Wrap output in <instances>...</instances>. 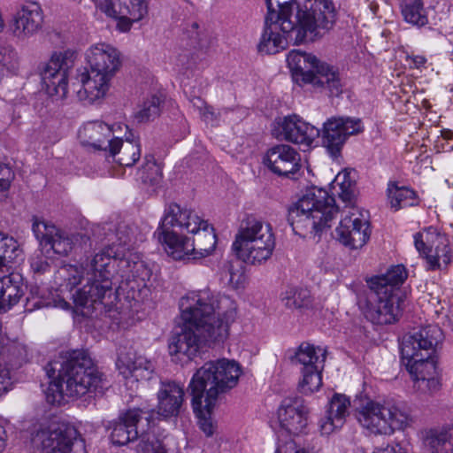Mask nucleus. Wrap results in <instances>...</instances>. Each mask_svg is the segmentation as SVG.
Listing matches in <instances>:
<instances>
[{
  "label": "nucleus",
  "mask_w": 453,
  "mask_h": 453,
  "mask_svg": "<svg viewBox=\"0 0 453 453\" xmlns=\"http://www.w3.org/2000/svg\"><path fill=\"white\" fill-rule=\"evenodd\" d=\"M14 178V173L10 166L0 163V191L7 190Z\"/></svg>",
  "instance_id": "53"
},
{
  "label": "nucleus",
  "mask_w": 453,
  "mask_h": 453,
  "mask_svg": "<svg viewBox=\"0 0 453 453\" xmlns=\"http://www.w3.org/2000/svg\"><path fill=\"white\" fill-rule=\"evenodd\" d=\"M180 309L183 325L168 343L170 356L179 361L192 360L205 344L224 342L237 314L232 299L209 289L188 294L180 299Z\"/></svg>",
  "instance_id": "1"
},
{
  "label": "nucleus",
  "mask_w": 453,
  "mask_h": 453,
  "mask_svg": "<svg viewBox=\"0 0 453 453\" xmlns=\"http://www.w3.org/2000/svg\"><path fill=\"white\" fill-rule=\"evenodd\" d=\"M326 352L320 348L316 349L309 343H302L296 352L294 359L303 365V369L323 367Z\"/></svg>",
  "instance_id": "39"
},
{
  "label": "nucleus",
  "mask_w": 453,
  "mask_h": 453,
  "mask_svg": "<svg viewBox=\"0 0 453 453\" xmlns=\"http://www.w3.org/2000/svg\"><path fill=\"white\" fill-rule=\"evenodd\" d=\"M203 221L194 211L172 203L165 210L160 225L169 228H178L188 233L196 232Z\"/></svg>",
  "instance_id": "27"
},
{
  "label": "nucleus",
  "mask_w": 453,
  "mask_h": 453,
  "mask_svg": "<svg viewBox=\"0 0 453 453\" xmlns=\"http://www.w3.org/2000/svg\"><path fill=\"white\" fill-rule=\"evenodd\" d=\"M405 62L410 68H420L426 63V58L420 55H409L405 57Z\"/></svg>",
  "instance_id": "57"
},
{
  "label": "nucleus",
  "mask_w": 453,
  "mask_h": 453,
  "mask_svg": "<svg viewBox=\"0 0 453 453\" xmlns=\"http://www.w3.org/2000/svg\"><path fill=\"white\" fill-rule=\"evenodd\" d=\"M342 217L335 229V238L349 249L362 248L370 237L369 221L366 215L358 208L346 206Z\"/></svg>",
  "instance_id": "14"
},
{
  "label": "nucleus",
  "mask_w": 453,
  "mask_h": 453,
  "mask_svg": "<svg viewBox=\"0 0 453 453\" xmlns=\"http://www.w3.org/2000/svg\"><path fill=\"white\" fill-rule=\"evenodd\" d=\"M355 415L358 423L374 434H390L401 428L405 415L395 405L381 403L369 397L354 401Z\"/></svg>",
  "instance_id": "9"
},
{
  "label": "nucleus",
  "mask_w": 453,
  "mask_h": 453,
  "mask_svg": "<svg viewBox=\"0 0 453 453\" xmlns=\"http://www.w3.org/2000/svg\"><path fill=\"white\" fill-rule=\"evenodd\" d=\"M442 338V331L434 325L403 336L401 343L403 363L417 360L421 355H432Z\"/></svg>",
  "instance_id": "16"
},
{
  "label": "nucleus",
  "mask_w": 453,
  "mask_h": 453,
  "mask_svg": "<svg viewBox=\"0 0 453 453\" xmlns=\"http://www.w3.org/2000/svg\"><path fill=\"white\" fill-rule=\"evenodd\" d=\"M238 363L226 358L206 362L193 375L189 383L192 406L198 418L200 429L211 436L216 425L211 413L220 394L234 388L241 376Z\"/></svg>",
  "instance_id": "4"
},
{
  "label": "nucleus",
  "mask_w": 453,
  "mask_h": 453,
  "mask_svg": "<svg viewBox=\"0 0 453 453\" xmlns=\"http://www.w3.org/2000/svg\"><path fill=\"white\" fill-rule=\"evenodd\" d=\"M12 386L10 371L6 366L0 365V395L7 392Z\"/></svg>",
  "instance_id": "55"
},
{
  "label": "nucleus",
  "mask_w": 453,
  "mask_h": 453,
  "mask_svg": "<svg viewBox=\"0 0 453 453\" xmlns=\"http://www.w3.org/2000/svg\"><path fill=\"white\" fill-rule=\"evenodd\" d=\"M407 278V272L403 265H398L392 266L385 274L377 275L367 280L369 289H377L380 291L387 290L396 296L403 297V295L398 288Z\"/></svg>",
  "instance_id": "35"
},
{
  "label": "nucleus",
  "mask_w": 453,
  "mask_h": 453,
  "mask_svg": "<svg viewBox=\"0 0 453 453\" xmlns=\"http://www.w3.org/2000/svg\"><path fill=\"white\" fill-rule=\"evenodd\" d=\"M334 22L335 9L331 0H306L295 20L265 19L257 50L263 54H276L287 48L288 41L296 44L313 42L326 35Z\"/></svg>",
  "instance_id": "2"
},
{
  "label": "nucleus",
  "mask_w": 453,
  "mask_h": 453,
  "mask_svg": "<svg viewBox=\"0 0 453 453\" xmlns=\"http://www.w3.org/2000/svg\"><path fill=\"white\" fill-rule=\"evenodd\" d=\"M54 305L56 307H59V308L65 309V310H67L70 307V303L63 298H58L57 300H54Z\"/></svg>",
  "instance_id": "62"
},
{
  "label": "nucleus",
  "mask_w": 453,
  "mask_h": 453,
  "mask_svg": "<svg viewBox=\"0 0 453 453\" xmlns=\"http://www.w3.org/2000/svg\"><path fill=\"white\" fill-rule=\"evenodd\" d=\"M78 138L85 147L108 151L114 137L112 127L102 121H89L85 123L78 132Z\"/></svg>",
  "instance_id": "26"
},
{
  "label": "nucleus",
  "mask_w": 453,
  "mask_h": 453,
  "mask_svg": "<svg viewBox=\"0 0 453 453\" xmlns=\"http://www.w3.org/2000/svg\"><path fill=\"white\" fill-rule=\"evenodd\" d=\"M278 418L281 428L288 434L297 435L307 426L308 408L301 397H287L278 410Z\"/></svg>",
  "instance_id": "22"
},
{
  "label": "nucleus",
  "mask_w": 453,
  "mask_h": 453,
  "mask_svg": "<svg viewBox=\"0 0 453 453\" xmlns=\"http://www.w3.org/2000/svg\"><path fill=\"white\" fill-rule=\"evenodd\" d=\"M184 388L174 380H161L157 394V414L164 418L176 417L184 403Z\"/></svg>",
  "instance_id": "24"
},
{
  "label": "nucleus",
  "mask_w": 453,
  "mask_h": 453,
  "mask_svg": "<svg viewBox=\"0 0 453 453\" xmlns=\"http://www.w3.org/2000/svg\"><path fill=\"white\" fill-rule=\"evenodd\" d=\"M282 301L289 309H304L311 306V293L306 288H288L282 295Z\"/></svg>",
  "instance_id": "45"
},
{
  "label": "nucleus",
  "mask_w": 453,
  "mask_h": 453,
  "mask_svg": "<svg viewBox=\"0 0 453 453\" xmlns=\"http://www.w3.org/2000/svg\"><path fill=\"white\" fill-rule=\"evenodd\" d=\"M338 212L335 200L325 189H311L288 209V221L295 234L316 237L330 227Z\"/></svg>",
  "instance_id": "5"
},
{
  "label": "nucleus",
  "mask_w": 453,
  "mask_h": 453,
  "mask_svg": "<svg viewBox=\"0 0 453 453\" xmlns=\"http://www.w3.org/2000/svg\"><path fill=\"white\" fill-rule=\"evenodd\" d=\"M268 12L266 19L273 21L292 20L290 18L294 10H301L294 0H265ZM303 6L302 7V9Z\"/></svg>",
  "instance_id": "41"
},
{
  "label": "nucleus",
  "mask_w": 453,
  "mask_h": 453,
  "mask_svg": "<svg viewBox=\"0 0 453 453\" xmlns=\"http://www.w3.org/2000/svg\"><path fill=\"white\" fill-rule=\"evenodd\" d=\"M30 269L35 277H40L49 273L51 270V265L42 253L35 255L30 258Z\"/></svg>",
  "instance_id": "51"
},
{
  "label": "nucleus",
  "mask_w": 453,
  "mask_h": 453,
  "mask_svg": "<svg viewBox=\"0 0 453 453\" xmlns=\"http://www.w3.org/2000/svg\"><path fill=\"white\" fill-rule=\"evenodd\" d=\"M415 247L419 253L426 256L430 269L441 266V261L447 265L450 261V250L447 236L435 228L428 227L414 235Z\"/></svg>",
  "instance_id": "18"
},
{
  "label": "nucleus",
  "mask_w": 453,
  "mask_h": 453,
  "mask_svg": "<svg viewBox=\"0 0 453 453\" xmlns=\"http://www.w3.org/2000/svg\"><path fill=\"white\" fill-rule=\"evenodd\" d=\"M108 152L119 165L130 167L141 157L140 142L138 139L122 140L116 137Z\"/></svg>",
  "instance_id": "36"
},
{
  "label": "nucleus",
  "mask_w": 453,
  "mask_h": 453,
  "mask_svg": "<svg viewBox=\"0 0 453 453\" xmlns=\"http://www.w3.org/2000/svg\"><path fill=\"white\" fill-rule=\"evenodd\" d=\"M43 22L44 14L41 5L36 2H29L13 14L9 29L14 37L25 41L41 31Z\"/></svg>",
  "instance_id": "19"
},
{
  "label": "nucleus",
  "mask_w": 453,
  "mask_h": 453,
  "mask_svg": "<svg viewBox=\"0 0 453 453\" xmlns=\"http://www.w3.org/2000/svg\"><path fill=\"white\" fill-rule=\"evenodd\" d=\"M58 276L59 279L66 281V286L71 288L78 285L81 279L84 278L83 272L78 266L73 265H66L61 267L58 271Z\"/></svg>",
  "instance_id": "50"
},
{
  "label": "nucleus",
  "mask_w": 453,
  "mask_h": 453,
  "mask_svg": "<svg viewBox=\"0 0 453 453\" xmlns=\"http://www.w3.org/2000/svg\"><path fill=\"white\" fill-rule=\"evenodd\" d=\"M10 53L7 52V50L1 49L0 50V75L3 74L4 70L10 62Z\"/></svg>",
  "instance_id": "59"
},
{
  "label": "nucleus",
  "mask_w": 453,
  "mask_h": 453,
  "mask_svg": "<svg viewBox=\"0 0 453 453\" xmlns=\"http://www.w3.org/2000/svg\"><path fill=\"white\" fill-rule=\"evenodd\" d=\"M73 65V53L54 52L48 62L39 66V74L47 94L65 98L68 92V71Z\"/></svg>",
  "instance_id": "12"
},
{
  "label": "nucleus",
  "mask_w": 453,
  "mask_h": 453,
  "mask_svg": "<svg viewBox=\"0 0 453 453\" xmlns=\"http://www.w3.org/2000/svg\"><path fill=\"white\" fill-rule=\"evenodd\" d=\"M275 248L274 234L266 235L260 240L249 243V246H242L234 250L237 257L245 263L257 265L269 259Z\"/></svg>",
  "instance_id": "33"
},
{
  "label": "nucleus",
  "mask_w": 453,
  "mask_h": 453,
  "mask_svg": "<svg viewBox=\"0 0 453 453\" xmlns=\"http://www.w3.org/2000/svg\"><path fill=\"white\" fill-rule=\"evenodd\" d=\"M139 177L143 184L149 186H157L163 179L162 169L157 165L151 155L144 157V163L139 170Z\"/></svg>",
  "instance_id": "46"
},
{
  "label": "nucleus",
  "mask_w": 453,
  "mask_h": 453,
  "mask_svg": "<svg viewBox=\"0 0 453 453\" xmlns=\"http://www.w3.org/2000/svg\"><path fill=\"white\" fill-rule=\"evenodd\" d=\"M287 62L296 83H311L325 88L333 96H338L342 93L339 73L328 65L320 63L315 56L292 50L288 54Z\"/></svg>",
  "instance_id": "8"
},
{
  "label": "nucleus",
  "mask_w": 453,
  "mask_h": 453,
  "mask_svg": "<svg viewBox=\"0 0 453 453\" xmlns=\"http://www.w3.org/2000/svg\"><path fill=\"white\" fill-rule=\"evenodd\" d=\"M6 432L4 426L0 425V453L3 452L6 446Z\"/></svg>",
  "instance_id": "61"
},
{
  "label": "nucleus",
  "mask_w": 453,
  "mask_h": 453,
  "mask_svg": "<svg viewBox=\"0 0 453 453\" xmlns=\"http://www.w3.org/2000/svg\"><path fill=\"white\" fill-rule=\"evenodd\" d=\"M143 414L140 408L128 409L120 413L118 420L112 424L111 439L113 444L126 445L136 440L139 435L138 424Z\"/></svg>",
  "instance_id": "25"
},
{
  "label": "nucleus",
  "mask_w": 453,
  "mask_h": 453,
  "mask_svg": "<svg viewBox=\"0 0 453 453\" xmlns=\"http://www.w3.org/2000/svg\"><path fill=\"white\" fill-rule=\"evenodd\" d=\"M264 165L279 176L289 177L301 168L300 154L288 144H276L269 148L264 157Z\"/></svg>",
  "instance_id": "21"
},
{
  "label": "nucleus",
  "mask_w": 453,
  "mask_h": 453,
  "mask_svg": "<svg viewBox=\"0 0 453 453\" xmlns=\"http://www.w3.org/2000/svg\"><path fill=\"white\" fill-rule=\"evenodd\" d=\"M116 365L124 377L133 376L148 380L154 372V365L142 356H138L134 350H121L119 353Z\"/></svg>",
  "instance_id": "28"
},
{
  "label": "nucleus",
  "mask_w": 453,
  "mask_h": 453,
  "mask_svg": "<svg viewBox=\"0 0 453 453\" xmlns=\"http://www.w3.org/2000/svg\"><path fill=\"white\" fill-rule=\"evenodd\" d=\"M23 294L24 283L21 274L12 273L0 278V313L15 305Z\"/></svg>",
  "instance_id": "34"
},
{
  "label": "nucleus",
  "mask_w": 453,
  "mask_h": 453,
  "mask_svg": "<svg viewBox=\"0 0 453 453\" xmlns=\"http://www.w3.org/2000/svg\"><path fill=\"white\" fill-rule=\"evenodd\" d=\"M87 60L89 68L81 74V88L76 93L81 101L92 104L106 94L110 81L121 66V58L113 46L98 43L89 48Z\"/></svg>",
  "instance_id": "6"
},
{
  "label": "nucleus",
  "mask_w": 453,
  "mask_h": 453,
  "mask_svg": "<svg viewBox=\"0 0 453 453\" xmlns=\"http://www.w3.org/2000/svg\"><path fill=\"white\" fill-rule=\"evenodd\" d=\"M155 235H157L158 242L163 244L166 253L173 259H186L193 255V248H191L189 239L179 235L169 227L159 225Z\"/></svg>",
  "instance_id": "31"
},
{
  "label": "nucleus",
  "mask_w": 453,
  "mask_h": 453,
  "mask_svg": "<svg viewBox=\"0 0 453 453\" xmlns=\"http://www.w3.org/2000/svg\"><path fill=\"white\" fill-rule=\"evenodd\" d=\"M136 453H179L175 448H170L155 434H142L136 446Z\"/></svg>",
  "instance_id": "44"
},
{
  "label": "nucleus",
  "mask_w": 453,
  "mask_h": 453,
  "mask_svg": "<svg viewBox=\"0 0 453 453\" xmlns=\"http://www.w3.org/2000/svg\"><path fill=\"white\" fill-rule=\"evenodd\" d=\"M164 100L157 95H152L148 97L140 106L139 111L134 114V119L138 123H145L154 120L157 118L162 110Z\"/></svg>",
  "instance_id": "43"
},
{
  "label": "nucleus",
  "mask_w": 453,
  "mask_h": 453,
  "mask_svg": "<svg viewBox=\"0 0 453 453\" xmlns=\"http://www.w3.org/2000/svg\"><path fill=\"white\" fill-rule=\"evenodd\" d=\"M273 134L278 139L309 147L320 134L316 127L303 121L297 115H289L277 121Z\"/></svg>",
  "instance_id": "20"
},
{
  "label": "nucleus",
  "mask_w": 453,
  "mask_h": 453,
  "mask_svg": "<svg viewBox=\"0 0 453 453\" xmlns=\"http://www.w3.org/2000/svg\"><path fill=\"white\" fill-rule=\"evenodd\" d=\"M190 103L192 104L193 107L199 111H202L204 109L205 104H207L203 99H202L199 96H194L190 99Z\"/></svg>",
  "instance_id": "60"
},
{
  "label": "nucleus",
  "mask_w": 453,
  "mask_h": 453,
  "mask_svg": "<svg viewBox=\"0 0 453 453\" xmlns=\"http://www.w3.org/2000/svg\"><path fill=\"white\" fill-rule=\"evenodd\" d=\"M118 266L121 272V278L131 291L140 292L147 288L151 277V271L144 262L125 257L119 261Z\"/></svg>",
  "instance_id": "30"
},
{
  "label": "nucleus",
  "mask_w": 453,
  "mask_h": 453,
  "mask_svg": "<svg viewBox=\"0 0 453 453\" xmlns=\"http://www.w3.org/2000/svg\"><path fill=\"white\" fill-rule=\"evenodd\" d=\"M403 303V298L396 296L395 294L387 290L370 289L364 314L372 324L390 325L399 319Z\"/></svg>",
  "instance_id": "13"
},
{
  "label": "nucleus",
  "mask_w": 453,
  "mask_h": 453,
  "mask_svg": "<svg viewBox=\"0 0 453 453\" xmlns=\"http://www.w3.org/2000/svg\"><path fill=\"white\" fill-rule=\"evenodd\" d=\"M322 369L323 367L303 369V380L299 383V388L303 393L311 394L320 388Z\"/></svg>",
  "instance_id": "49"
},
{
  "label": "nucleus",
  "mask_w": 453,
  "mask_h": 453,
  "mask_svg": "<svg viewBox=\"0 0 453 453\" xmlns=\"http://www.w3.org/2000/svg\"><path fill=\"white\" fill-rule=\"evenodd\" d=\"M200 117L204 122L216 121L219 118V113L216 112L211 105L205 104L204 109L199 111Z\"/></svg>",
  "instance_id": "56"
},
{
  "label": "nucleus",
  "mask_w": 453,
  "mask_h": 453,
  "mask_svg": "<svg viewBox=\"0 0 453 453\" xmlns=\"http://www.w3.org/2000/svg\"><path fill=\"white\" fill-rule=\"evenodd\" d=\"M31 442L47 453H86L84 441L77 430L66 423L51 422L35 426Z\"/></svg>",
  "instance_id": "10"
},
{
  "label": "nucleus",
  "mask_w": 453,
  "mask_h": 453,
  "mask_svg": "<svg viewBox=\"0 0 453 453\" xmlns=\"http://www.w3.org/2000/svg\"><path fill=\"white\" fill-rule=\"evenodd\" d=\"M194 238L190 242L193 248V255L201 257L209 256L215 249L217 243L214 228L210 226L207 221L203 220L196 232H191Z\"/></svg>",
  "instance_id": "38"
},
{
  "label": "nucleus",
  "mask_w": 453,
  "mask_h": 453,
  "mask_svg": "<svg viewBox=\"0 0 453 453\" xmlns=\"http://www.w3.org/2000/svg\"><path fill=\"white\" fill-rule=\"evenodd\" d=\"M115 261L109 250H102L91 258L84 268L87 283L73 295L77 308L91 309L112 293L110 266Z\"/></svg>",
  "instance_id": "7"
},
{
  "label": "nucleus",
  "mask_w": 453,
  "mask_h": 453,
  "mask_svg": "<svg viewBox=\"0 0 453 453\" xmlns=\"http://www.w3.org/2000/svg\"><path fill=\"white\" fill-rule=\"evenodd\" d=\"M45 371L54 379L46 391L47 402L51 404L60 405L65 395L79 398L93 393L102 383V373L84 349L62 353L46 365Z\"/></svg>",
  "instance_id": "3"
},
{
  "label": "nucleus",
  "mask_w": 453,
  "mask_h": 453,
  "mask_svg": "<svg viewBox=\"0 0 453 453\" xmlns=\"http://www.w3.org/2000/svg\"><path fill=\"white\" fill-rule=\"evenodd\" d=\"M19 245L12 236L0 232V269L6 262L14 260L19 254Z\"/></svg>",
  "instance_id": "48"
},
{
  "label": "nucleus",
  "mask_w": 453,
  "mask_h": 453,
  "mask_svg": "<svg viewBox=\"0 0 453 453\" xmlns=\"http://www.w3.org/2000/svg\"><path fill=\"white\" fill-rule=\"evenodd\" d=\"M388 198L391 208L395 211L413 206L417 203L416 194L412 189L406 187H398L395 183L388 184Z\"/></svg>",
  "instance_id": "42"
},
{
  "label": "nucleus",
  "mask_w": 453,
  "mask_h": 453,
  "mask_svg": "<svg viewBox=\"0 0 453 453\" xmlns=\"http://www.w3.org/2000/svg\"><path fill=\"white\" fill-rule=\"evenodd\" d=\"M403 365L419 389L433 393L440 388L436 361L431 355H421L418 359Z\"/></svg>",
  "instance_id": "23"
},
{
  "label": "nucleus",
  "mask_w": 453,
  "mask_h": 453,
  "mask_svg": "<svg viewBox=\"0 0 453 453\" xmlns=\"http://www.w3.org/2000/svg\"><path fill=\"white\" fill-rule=\"evenodd\" d=\"M242 274L239 272H235L234 265L227 261L224 263L221 268V278L226 280L229 285L234 288H237L241 282Z\"/></svg>",
  "instance_id": "52"
},
{
  "label": "nucleus",
  "mask_w": 453,
  "mask_h": 453,
  "mask_svg": "<svg viewBox=\"0 0 453 453\" xmlns=\"http://www.w3.org/2000/svg\"><path fill=\"white\" fill-rule=\"evenodd\" d=\"M32 221V231L40 246L52 250L56 254L65 256L75 245L87 244L89 241V237L86 234H68L36 216L33 217Z\"/></svg>",
  "instance_id": "11"
},
{
  "label": "nucleus",
  "mask_w": 453,
  "mask_h": 453,
  "mask_svg": "<svg viewBox=\"0 0 453 453\" xmlns=\"http://www.w3.org/2000/svg\"><path fill=\"white\" fill-rule=\"evenodd\" d=\"M351 173H352L348 170H343L336 175L333 182L334 188L339 187L338 194L340 198L343 202L348 203L350 206L355 197L356 191V183L351 177Z\"/></svg>",
  "instance_id": "47"
},
{
  "label": "nucleus",
  "mask_w": 453,
  "mask_h": 453,
  "mask_svg": "<svg viewBox=\"0 0 453 453\" xmlns=\"http://www.w3.org/2000/svg\"><path fill=\"white\" fill-rule=\"evenodd\" d=\"M373 453H409L408 449L399 443L388 445L383 449H380Z\"/></svg>",
  "instance_id": "58"
},
{
  "label": "nucleus",
  "mask_w": 453,
  "mask_h": 453,
  "mask_svg": "<svg viewBox=\"0 0 453 453\" xmlns=\"http://www.w3.org/2000/svg\"><path fill=\"white\" fill-rule=\"evenodd\" d=\"M363 130L360 119L332 117L323 125V144L332 156L337 157L348 137L362 133Z\"/></svg>",
  "instance_id": "17"
},
{
  "label": "nucleus",
  "mask_w": 453,
  "mask_h": 453,
  "mask_svg": "<svg viewBox=\"0 0 453 453\" xmlns=\"http://www.w3.org/2000/svg\"><path fill=\"white\" fill-rule=\"evenodd\" d=\"M96 6L108 17L118 20L117 27L121 32L129 31L133 23L148 13L145 0H96Z\"/></svg>",
  "instance_id": "15"
},
{
  "label": "nucleus",
  "mask_w": 453,
  "mask_h": 453,
  "mask_svg": "<svg viewBox=\"0 0 453 453\" xmlns=\"http://www.w3.org/2000/svg\"><path fill=\"white\" fill-rule=\"evenodd\" d=\"M422 439L426 453H453V427L429 429L423 433Z\"/></svg>",
  "instance_id": "37"
},
{
  "label": "nucleus",
  "mask_w": 453,
  "mask_h": 453,
  "mask_svg": "<svg viewBox=\"0 0 453 453\" xmlns=\"http://www.w3.org/2000/svg\"><path fill=\"white\" fill-rule=\"evenodd\" d=\"M400 7L402 16L407 23L419 27L428 24L423 0H402Z\"/></svg>",
  "instance_id": "40"
},
{
  "label": "nucleus",
  "mask_w": 453,
  "mask_h": 453,
  "mask_svg": "<svg viewBox=\"0 0 453 453\" xmlns=\"http://www.w3.org/2000/svg\"><path fill=\"white\" fill-rule=\"evenodd\" d=\"M273 227L270 223L248 216L241 223L235 240L233 243V250L242 246H249V243L260 240L266 235L273 234Z\"/></svg>",
  "instance_id": "32"
},
{
  "label": "nucleus",
  "mask_w": 453,
  "mask_h": 453,
  "mask_svg": "<svg viewBox=\"0 0 453 453\" xmlns=\"http://www.w3.org/2000/svg\"><path fill=\"white\" fill-rule=\"evenodd\" d=\"M349 406L350 402L346 395L334 394L328 403L326 416L319 421L321 433L330 434L341 428L349 414Z\"/></svg>",
  "instance_id": "29"
},
{
  "label": "nucleus",
  "mask_w": 453,
  "mask_h": 453,
  "mask_svg": "<svg viewBox=\"0 0 453 453\" xmlns=\"http://www.w3.org/2000/svg\"><path fill=\"white\" fill-rule=\"evenodd\" d=\"M115 235L119 242V245H127L132 239L131 228L125 224H119L116 228Z\"/></svg>",
  "instance_id": "54"
}]
</instances>
